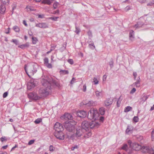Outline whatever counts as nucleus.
<instances>
[{
    "label": "nucleus",
    "mask_w": 154,
    "mask_h": 154,
    "mask_svg": "<svg viewBox=\"0 0 154 154\" xmlns=\"http://www.w3.org/2000/svg\"><path fill=\"white\" fill-rule=\"evenodd\" d=\"M41 82L43 86L45 87L42 88L39 90V95L42 97H46L49 93V90L52 88L54 86L59 87L60 83L57 80L52 79L51 81H48L46 79H42Z\"/></svg>",
    "instance_id": "1"
},
{
    "label": "nucleus",
    "mask_w": 154,
    "mask_h": 154,
    "mask_svg": "<svg viewBox=\"0 0 154 154\" xmlns=\"http://www.w3.org/2000/svg\"><path fill=\"white\" fill-rule=\"evenodd\" d=\"M100 124L94 121L91 122L85 120L83 121L81 124V128L83 129V131L87 132L88 131L90 130L94 127L98 128Z\"/></svg>",
    "instance_id": "2"
},
{
    "label": "nucleus",
    "mask_w": 154,
    "mask_h": 154,
    "mask_svg": "<svg viewBox=\"0 0 154 154\" xmlns=\"http://www.w3.org/2000/svg\"><path fill=\"white\" fill-rule=\"evenodd\" d=\"M38 66L37 64L33 63L27 66V68L25 67V71L29 76L33 75L37 71Z\"/></svg>",
    "instance_id": "3"
},
{
    "label": "nucleus",
    "mask_w": 154,
    "mask_h": 154,
    "mask_svg": "<svg viewBox=\"0 0 154 154\" xmlns=\"http://www.w3.org/2000/svg\"><path fill=\"white\" fill-rule=\"evenodd\" d=\"M99 114L97 110L91 109L88 114V118L91 120H96L98 119Z\"/></svg>",
    "instance_id": "4"
},
{
    "label": "nucleus",
    "mask_w": 154,
    "mask_h": 154,
    "mask_svg": "<svg viewBox=\"0 0 154 154\" xmlns=\"http://www.w3.org/2000/svg\"><path fill=\"white\" fill-rule=\"evenodd\" d=\"M75 122L74 121H70L66 122L64 125L65 129L69 132L73 131L75 129Z\"/></svg>",
    "instance_id": "5"
},
{
    "label": "nucleus",
    "mask_w": 154,
    "mask_h": 154,
    "mask_svg": "<svg viewBox=\"0 0 154 154\" xmlns=\"http://www.w3.org/2000/svg\"><path fill=\"white\" fill-rule=\"evenodd\" d=\"M128 143L131 149L132 150V152L133 150L138 151L141 148V146L136 143H132L131 140L128 141Z\"/></svg>",
    "instance_id": "6"
},
{
    "label": "nucleus",
    "mask_w": 154,
    "mask_h": 154,
    "mask_svg": "<svg viewBox=\"0 0 154 154\" xmlns=\"http://www.w3.org/2000/svg\"><path fill=\"white\" fill-rule=\"evenodd\" d=\"M63 130L55 131L54 133V136L58 139L62 140L64 139V134L62 132Z\"/></svg>",
    "instance_id": "7"
},
{
    "label": "nucleus",
    "mask_w": 154,
    "mask_h": 154,
    "mask_svg": "<svg viewBox=\"0 0 154 154\" xmlns=\"http://www.w3.org/2000/svg\"><path fill=\"white\" fill-rule=\"evenodd\" d=\"M37 84V82L33 79H30L27 84V89L30 90L33 88Z\"/></svg>",
    "instance_id": "8"
},
{
    "label": "nucleus",
    "mask_w": 154,
    "mask_h": 154,
    "mask_svg": "<svg viewBox=\"0 0 154 154\" xmlns=\"http://www.w3.org/2000/svg\"><path fill=\"white\" fill-rule=\"evenodd\" d=\"M141 150V151L143 153H149L150 152L152 153L154 152V149L151 148L150 147H149L147 146H143L141 147L140 149Z\"/></svg>",
    "instance_id": "9"
},
{
    "label": "nucleus",
    "mask_w": 154,
    "mask_h": 154,
    "mask_svg": "<svg viewBox=\"0 0 154 154\" xmlns=\"http://www.w3.org/2000/svg\"><path fill=\"white\" fill-rule=\"evenodd\" d=\"M29 98L32 100H37L39 99L40 97L35 92L30 93L28 94Z\"/></svg>",
    "instance_id": "10"
},
{
    "label": "nucleus",
    "mask_w": 154,
    "mask_h": 154,
    "mask_svg": "<svg viewBox=\"0 0 154 154\" xmlns=\"http://www.w3.org/2000/svg\"><path fill=\"white\" fill-rule=\"evenodd\" d=\"M77 116L81 118H85L87 116V113L86 111L81 110L78 111L76 113Z\"/></svg>",
    "instance_id": "11"
},
{
    "label": "nucleus",
    "mask_w": 154,
    "mask_h": 154,
    "mask_svg": "<svg viewBox=\"0 0 154 154\" xmlns=\"http://www.w3.org/2000/svg\"><path fill=\"white\" fill-rule=\"evenodd\" d=\"M85 131H83V129L81 128H78L76 129V132L75 133V136L76 137H81L83 133H84Z\"/></svg>",
    "instance_id": "12"
},
{
    "label": "nucleus",
    "mask_w": 154,
    "mask_h": 154,
    "mask_svg": "<svg viewBox=\"0 0 154 154\" xmlns=\"http://www.w3.org/2000/svg\"><path fill=\"white\" fill-rule=\"evenodd\" d=\"M54 128L55 131H56V130H63V127L62 125L58 122L56 123L54 126Z\"/></svg>",
    "instance_id": "13"
},
{
    "label": "nucleus",
    "mask_w": 154,
    "mask_h": 154,
    "mask_svg": "<svg viewBox=\"0 0 154 154\" xmlns=\"http://www.w3.org/2000/svg\"><path fill=\"white\" fill-rule=\"evenodd\" d=\"M94 104L93 101L92 100H91L87 102H86L85 101H84L81 103L80 104L81 106H82L83 105H85L86 107H90L93 106Z\"/></svg>",
    "instance_id": "14"
},
{
    "label": "nucleus",
    "mask_w": 154,
    "mask_h": 154,
    "mask_svg": "<svg viewBox=\"0 0 154 154\" xmlns=\"http://www.w3.org/2000/svg\"><path fill=\"white\" fill-rule=\"evenodd\" d=\"M122 149L125 150L128 154L132 153V150L128 148V145L126 144H124L121 148Z\"/></svg>",
    "instance_id": "15"
},
{
    "label": "nucleus",
    "mask_w": 154,
    "mask_h": 154,
    "mask_svg": "<svg viewBox=\"0 0 154 154\" xmlns=\"http://www.w3.org/2000/svg\"><path fill=\"white\" fill-rule=\"evenodd\" d=\"M36 26L41 28H45L48 27V24L45 23H39L37 24Z\"/></svg>",
    "instance_id": "16"
},
{
    "label": "nucleus",
    "mask_w": 154,
    "mask_h": 154,
    "mask_svg": "<svg viewBox=\"0 0 154 154\" xmlns=\"http://www.w3.org/2000/svg\"><path fill=\"white\" fill-rule=\"evenodd\" d=\"M140 77L139 76L138 78L136 81L133 83L132 86H135L136 87H139L140 86Z\"/></svg>",
    "instance_id": "17"
},
{
    "label": "nucleus",
    "mask_w": 154,
    "mask_h": 154,
    "mask_svg": "<svg viewBox=\"0 0 154 154\" xmlns=\"http://www.w3.org/2000/svg\"><path fill=\"white\" fill-rule=\"evenodd\" d=\"M113 100L111 98L107 99L105 102V104L106 106H108L112 104V103Z\"/></svg>",
    "instance_id": "18"
},
{
    "label": "nucleus",
    "mask_w": 154,
    "mask_h": 154,
    "mask_svg": "<svg viewBox=\"0 0 154 154\" xmlns=\"http://www.w3.org/2000/svg\"><path fill=\"white\" fill-rule=\"evenodd\" d=\"M62 117H63L64 119L66 118L69 120H72L73 119V117L72 115L70 113L65 114Z\"/></svg>",
    "instance_id": "19"
},
{
    "label": "nucleus",
    "mask_w": 154,
    "mask_h": 154,
    "mask_svg": "<svg viewBox=\"0 0 154 154\" xmlns=\"http://www.w3.org/2000/svg\"><path fill=\"white\" fill-rule=\"evenodd\" d=\"M6 10L5 7L4 5H1L0 6V13L4 14Z\"/></svg>",
    "instance_id": "20"
},
{
    "label": "nucleus",
    "mask_w": 154,
    "mask_h": 154,
    "mask_svg": "<svg viewBox=\"0 0 154 154\" xmlns=\"http://www.w3.org/2000/svg\"><path fill=\"white\" fill-rule=\"evenodd\" d=\"M129 37L130 39L132 41L134 38V31L133 30H131L129 33Z\"/></svg>",
    "instance_id": "21"
},
{
    "label": "nucleus",
    "mask_w": 154,
    "mask_h": 154,
    "mask_svg": "<svg viewBox=\"0 0 154 154\" xmlns=\"http://www.w3.org/2000/svg\"><path fill=\"white\" fill-rule=\"evenodd\" d=\"M85 134L84 135V137L85 138H88L90 137L91 135V130L88 131L87 132H85Z\"/></svg>",
    "instance_id": "22"
},
{
    "label": "nucleus",
    "mask_w": 154,
    "mask_h": 154,
    "mask_svg": "<svg viewBox=\"0 0 154 154\" xmlns=\"http://www.w3.org/2000/svg\"><path fill=\"white\" fill-rule=\"evenodd\" d=\"M149 95H147V96L144 95L143 97L141 98L140 99V103L142 102L143 103L149 97Z\"/></svg>",
    "instance_id": "23"
},
{
    "label": "nucleus",
    "mask_w": 154,
    "mask_h": 154,
    "mask_svg": "<svg viewBox=\"0 0 154 154\" xmlns=\"http://www.w3.org/2000/svg\"><path fill=\"white\" fill-rule=\"evenodd\" d=\"M89 46L93 50L95 48V46L94 45V43L93 41H91L89 42Z\"/></svg>",
    "instance_id": "24"
},
{
    "label": "nucleus",
    "mask_w": 154,
    "mask_h": 154,
    "mask_svg": "<svg viewBox=\"0 0 154 154\" xmlns=\"http://www.w3.org/2000/svg\"><path fill=\"white\" fill-rule=\"evenodd\" d=\"M29 46V44L26 43V44L19 46L18 47L22 49H24L26 47H28Z\"/></svg>",
    "instance_id": "25"
},
{
    "label": "nucleus",
    "mask_w": 154,
    "mask_h": 154,
    "mask_svg": "<svg viewBox=\"0 0 154 154\" xmlns=\"http://www.w3.org/2000/svg\"><path fill=\"white\" fill-rule=\"evenodd\" d=\"M105 108L103 107H101L99 109V112L100 114L103 115L105 113Z\"/></svg>",
    "instance_id": "26"
},
{
    "label": "nucleus",
    "mask_w": 154,
    "mask_h": 154,
    "mask_svg": "<svg viewBox=\"0 0 154 154\" xmlns=\"http://www.w3.org/2000/svg\"><path fill=\"white\" fill-rule=\"evenodd\" d=\"M60 74L63 75L68 74L69 73V72L68 70H61L60 72Z\"/></svg>",
    "instance_id": "27"
},
{
    "label": "nucleus",
    "mask_w": 154,
    "mask_h": 154,
    "mask_svg": "<svg viewBox=\"0 0 154 154\" xmlns=\"http://www.w3.org/2000/svg\"><path fill=\"white\" fill-rule=\"evenodd\" d=\"M143 25V23L138 22L136 24L134 25V27L136 28H139L141 27Z\"/></svg>",
    "instance_id": "28"
},
{
    "label": "nucleus",
    "mask_w": 154,
    "mask_h": 154,
    "mask_svg": "<svg viewBox=\"0 0 154 154\" xmlns=\"http://www.w3.org/2000/svg\"><path fill=\"white\" fill-rule=\"evenodd\" d=\"M109 64L110 66L111 69L114 66V61L111 58L109 62Z\"/></svg>",
    "instance_id": "29"
},
{
    "label": "nucleus",
    "mask_w": 154,
    "mask_h": 154,
    "mask_svg": "<svg viewBox=\"0 0 154 154\" xmlns=\"http://www.w3.org/2000/svg\"><path fill=\"white\" fill-rule=\"evenodd\" d=\"M43 3L45 4H47L48 5H51L52 2L50 0H43L42 2Z\"/></svg>",
    "instance_id": "30"
},
{
    "label": "nucleus",
    "mask_w": 154,
    "mask_h": 154,
    "mask_svg": "<svg viewBox=\"0 0 154 154\" xmlns=\"http://www.w3.org/2000/svg\"><path fill=\"white\" fill-rule=\"evenodd\" d=\"M121 96L120 97L117 102V106L118 107H119L120 106L121 102L122 100V99L121 98Z\"/></svg>",
    "instance_id": "31"
},
{
    "label": "nucleus",
    "mask_w": 154,
    "mask_h": 154,
    "mask_svg": "<svg viewBox=\"0 0 154 154\" xmlns=\"http://www.w3.org/2000/svg\"><path fill=\"white\" fill-rule=\"evenodd\" d=\"M126 133L127 134H129V133H132V131L130 128V126L128 125L127 128L125 131Z\"/></svg>",
    "instance_id": "32"
},
{
    "label": "nucleus",
    "mask_w": 154,
    "mask_h": 154,
    "mask_svg": "<svg viewBox=\"0 0 154 154\" xmlns=\"http://www.w3.org/2000/svg\"><path fill=\"white\" fill-rule=\"evenodd\" d=\"M132 109V108L131 107L129 106H127L125 108L124 110V112H128L131 110Z\"/></svg>",
    "instance_id": "33"
},
{
    "label": "nucleus",
    "mask_w": 154,
    "mask_h": 154,
    "mask_svg": "<svg viewBox=\"0 0 154 154\" xmlns=\"http://www.w3.org/2000/svg\"><path fill=\"white\" fill-rule=\"evenodd\" d=\"M101 92H99L98 91H96L95 92V95L98 98L101 96Z\"/></svg>",
    "instance_id": "34"
},
{
    "label": "nucleus",
    "mask_w": 154,
    "mask_h": 154,
    "mask_svg": "<svg viewBox=\"0 0 154 154\" xmlns=\"http://www.w3.org/2000/svg\"><path fill=\"white\" fill-rule=\"evenodd\" d=\"M13 29L16 32H18L20 31L19 28L18 26H15L13 27Z\"/></svg>",
    "instance_id": "35"
},
{
    "label": "nucleus",
    "mask_w": 154,
    "mask_h": 154,
    "mask_svg": "<svg viewBox=\"0 0 154 154\" xmlns=\"http://www.w3.org/2000/svg\"><path fill=\"white\" fill-rule=\"evenodd\" d=\"M75 33H76V34H79V33L80 32V29L77 27L76 26H75Z\"/></svg>",
    "instance_id": "36"
},
{
    "label": "nucleus",
    "mask_w": 154,
    "mask_h": 154,
    "mask_svg": "<svg viewBox=\"0 0 154 154\" xmlns=\"http://www.w3.org/2000/svg\"><path fill=\"white\" fill-rule=\"evenodd\" d=\"M93 82L94 83V84L97 85V84H98V80L96 78L94 77L93 79Z\"/></svg>",
    "instance_id": "37"
},
{
    "label": "nucleus",
    "mask_w": 154,
    "mask_h": 154,
    "mask_svg": "<svg viewBox=\"0 0 154 154\" xmlns=\"http://www.w3.org/2000/svg\"><path fill=\"white\" fill-rule=\"evenodd\" d=\"M42 121V119L41 118L38 119H36L35 121V124H37L39 123Z\"/></svg>",
    "instance_id": "38"
},
{
    "label": "nucleus",
    "mask_w": 154,
    "mask_h": 154,
    "mask_svg": "<svg viewBox=\"0 0 154 154\" xmlns=\"http://www.w3.org/2000/svg\"><path fill=\"white\" fill-rule=\"evenodd\" d=\"M59 4L58 2H55L53 5V8L54 9H56L57 6L58 5H59Z\"/></svg>",
    "instance_id": "39"
},
{
    "label": "nucleus",
    "mask_w": 154,
    "mask_h": 154,
    "mask_svg": "<svg viewBox=\"0 0 154 154\" xmlns=\"http://www.w3.org/2000/svg\"><path fill=\"white\" fill-rule=\"evenodd\" d=\"M32 42L33 44H36L37 41V39L35 37H32Z\"/></svg>",
    "instance_id": "40"
},
{
    "label": "nucleus",
    "mask_w": 154,
    "mask_h": 154,
    "mask_svg": "<svg viewBox=\"0 0 154 154\" xmlns=\"http://www.w3.org/2000/svg\"><path fill=\"white\" fill-rule=\"evenodd\" d=\"M1 2L4 5L9 4V0H1Z\"/></svg>",
    "instance_id": "41"
},
{
    "label": "nucleus",
    "mask_w": 154,
    "mask_h": 154,
    "mask_svg": "<svg viewBox=\"0 0 154 154\" xmlns=\"http://www.w3.org/2000/svg\"><path fill=\"white\" fill-rule=\"evenodd\" d=\"M11 42H13L16 45H18V41L17 39H12Z\"/></svg>",
    "instance_id": "42"
},
{
    "label": "nucleus",
    "mask_w": 154,
    "mask_h": 154,
    "mask_svg": "<svg viewBox=\"0 0 154 154\" xmlns=\"http://www.w3.org/2000/svg\"><path fill=\"white\" fill-rule=\"evenodd\" d=\"M44 64L45 65H47V64L48 63V59L47 57L45 58L44 59Z\"/></svg>",
    "instance_id": "43"
},
{
    "label": "nucleus",
    "mask_w": 154,
    "mask_h": 154,
    "mask_svg": "<svg viewBox=\"0 0 154 154\" xmlns=\"http://www.w3.org/2000/svg\"><path fill=\"white\" fill-rule=\"evenodd\" d=\"M154 4V1L152 0L150 2L148 3L147 5V6H152Z\"/></svg>",
    "instance_id": "44"
},
{
    "label": "nucleus",
    "mask_w": 154,
    "mask_h": 154,
    "mask_svg": "<svg viewBox=\"0 0 154 154\" xmlns=\"http://www.w3.org/2000/svg\"><path fill=\"white\" fill-rule=\"evenodd\" d=\"M26 8L27 9V10L28 11L29 10L30 11H33L34 10L32 7H31L29 6H27Z\"/></svg>",
    "instance_id": "45"
},
{
    "label": "nucleus",
    "mask_w": 154,
    "mask_h": 154,
    "mask_svg": "<svg viewBox=\"0 0 154 154\" xmlns=\"http://www.w3.org/2000/svg\"><path fill=\"white\" fill-rule=\"evenodd\" d=\"M54 149V147L52 145H50L49 146V150L51 152H53Z\"/></svg>",
    "instance_id": "46"
},
{
    "label": "nucleus",
    "mask_w": 154,
    "mask_h": 154,
    "mask_svg": "<svg viewBox=\"0 0 154 154\" xmlns=\"http://www.w3.org/2000/svg\"><path fill=\"white\" fill-rule=\"evenodd\" d=\"M68 62L70 64L72 65L73 64V61L72 59H69L68 60Z\"/></svg>",
    "instance_id": "47"
},
{
    "label": "nucleus",
    "mask_w": 154,
    "mask_h": 154,
    "mask_svg": "<svg viewBox=\"0 0 154 154\" xmlns=\"http://www.w3.org/2000/svg\"><path fill=\"white\" fill-rule=\"evenodd\" d=\"M136 91V89L135 88H133L130 92V94H134Z\"/></svg>",
    "instance_id": "48"
},
{
    "label": "nucleus",
    "mask_w": 154,
    "mask_h": 154,
    "mask_svg": "<svg viewBox=\"0 0 154 154\" xmlns=\"http://www.w3.org/2000/svg\"><path fill=\"white\" fill-rule=\"evenodd\" d=\"M89 36L90 37H92V32L91 31L89 30L87 32Z\"/></svg>",
    "instance_id": "49"
},
{
    "label": "nucleus",
    "mask_w": 154,
    "mask_h": 154,
    "mask_svg": "<svg viewBox=\"0 0 154 154\" xmlns=\"http://www.w3.org/2000/svg\"><path fill=\"white\" fill-rule=\"evenodd\" d=\"M139 119L137 117L134 116L133 118V120L135 122H137L138 121Z\"/></svg>",
    "instance_id": "50"
},
{
    "label": "nucleus",
    "mask_w": 154,
    "mask_h": 154,
    "mask_svg": "<svg viewBox=\"0 0 154 154\" xmlns=\"http://www.w3.org/2000/svg\"><path fill=\"white\" fill-rule=\"evenodd\" d=\"M151 138L153 140H154V129H153L152 131L151 132Z\"/></svg>",
    "instance_id": "51"
},
{
    "label": "nucleus",
    "mask_w": 154,
    "mask_h": 154,
    "mask_svg": "<svg viewBox=\"0 0 154 154\" xmlns=\"http://www.w3.org/2000/svg\"><path fill=\"white\" fill-rule=\"evenodd\" d=\"M34 141L35 140H31L29 141L28 144L29 145L32 144L34 143Z\"/></svg>",
    "instance_id": "52"
},
{
    "label": "nucleus",
    "mask_w": 154,
    "mask_h": 154,
    "mask_svg": "<svg viewBox=\"0 0 154 154\" xmlns=\"http://www.w3.org/2000/svg\"><path fill=\"white\" fill-rule=\"evenodd\" d=\"M75 78L73 77L72 78V79L70 81V83L71 84H73L75 82Z\"/></svg>",
    "instance_id": "53"
},
{
    "label": "nucleus",
    "mask_w": 154,
    "mask_h": 154,
    "mask_svg": "<svg viewBox=\"0 0 154 154\" xmlns=\"http://www.w3.org/2000/svg\"><path fill=\"white\" fill-rule=\"evenodd\" d=\"M8 95V92H6L3 94V97L4 98H5Z\"/></svg>",
    "instance_id": "54"
},
{
    "label": "nucleus",
    "mask_w": 154,
    "mask_h": 154,
    "mask_svg": "<svg viewBox=\"0 0 154 154\" xmlns=\"http://www.w3.org/2000/svg\"><path fill=\"white\" fill-rule=\"evenodd\" d=\"M83 90L84 92L86 91V84H85L83 86Z\"/></svg>",
    "instance_id": "55"
},
{
    "label": "nucleus",
    "mask_w": 154,
    "mask_h": 154,
    "mask_svg": "<svg viewBox=\"0 0 154 154\" xmlns=\"http://www.w3.org/2000/svg\"><path fill=\"white\" fill-rule=\"evenodd\" d=\"M137 73L136 72H134L133 73V75L134 76V79L136 80V79L137 76Z\"/></svg>",
    "instance_id": "56"
},
{
    "label": "nucleus",
    "mask_w": 154,
    "mask_h": 154,
    "mask_svg": "<svg viewBox=\"0 0 154 154\" xmlns=\"http://www.w3.org/2000/svg\"><path fill=\"white\" fill-rule=\"evenodd\" d=\"M38 18H44V15H38Z\"/></svg>",
    "instance_id": "57"
},
{
    "label": "nucleus",
    "mask_w": 154,
    "mask_h": 154,
    "mask_svg": "<svg viewBox=\"0 0 154 154\" xmlns=\"http://www.w3.org/2000/svg\"><path fill=\"white\" fill-rule=\"evenodd\" d=\"M100 122H103L104 120V117L101 116L100 117Z\"/></svg>",
    "instance_id": "58"
},
{
    "label": "nucleus",
    "mask_w": 154,
    "mask_h": 154,
    "mask_svg": "<svg viewBox=\"0 0 154 154\" xmlns=\"http://www.w3.org/2000/svg\"><path fill=\"white\" fill-rule=\"evenodd\" d=\"M47 67L49 68H52V65L51 64L48 63L47 64V65H46Z\"/></svg>",
    "instance_id": "59"
},
{
    "label": "nucleus",
    "mask_w": 154,
    "mask_h": 154,
    "mask_svg": "<svg viewBox=\"0 0 154 154\" xmlns=\"http://www.w3.org/2000/svg\"><path fill=\"white\" fill-rule=\"evenodd\" d=\"M0 140H1V141L2 142H3L4 140H7L5 139V137H2L1 138H0Z\"/></svg>",
    "instance_id": "60"
},
{
    "label": "nucleus",
    "mask_w": 154,
    "mask_h": 154,
    "mask_svg": "<svg viewBox=\"0 0 154 154\" xmlns=\"http://www.w3.org/2000/svg\"><path fill=\"white\" fill-rule=\"evenodd\" d=\"M130 9V7L129 6H127L125 8V10L126 11H127Z\"/></svg>",
    "instance_id": "61"
},
{
    "label": "nucleus",
    "mask_w": 154,
    "mask_h": 154,
    "mask_svg": "<svg viewBox=\"0 0 154 154\" xmlns=\"http://www.w3.org/2000/svg\"><path fill=\"white\" fill-rule=\"evenodd\" d=\"M58 18H59L58 17H50L49 18V19L54 20V19H56Z\"/></svg>",
    "instance_id": "62"
},
{
    "label": "nucleus",
    "mask_w": 154,
    "mask_h": 154,
    "mask_svg": "<svg viewBox=\"0 0 154 154\" xmlns=\"http://www.w3.org/2000/svg\"><path fill=\"white\" fill-rule=\"evenodd\" d=\"M10 28H8L7 29V30L5 32V33H6V34H8V33H9V30H10Z\"/></svg>",
    "instance_id": "63"
},
{
    "label": "nucleus",
    "mask_w": 154,
    "mask_h": 154,
    "mask_svg": "<svg viewBox=\"0 0 154 154\" xmlns=\"http://www.w3.org/2000/svg\"><path fill=\"white\" fill-rule=\"evenodd\" d=\"M23 24L26 26H27V24L26 23V21L25 20H24L23 21Z\"/></svg>",
    "instance_id": "64"
}]
</instances>
